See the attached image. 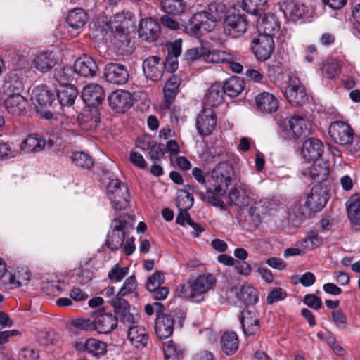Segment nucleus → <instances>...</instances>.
<instances>
[{"label":"nucleus","mask_w":360,"mask_h":360,"mask_svg":"<svg viewBox=\"0 0 360 360\" xmlns=\"http://www.w3.org/2000/svg\"><path fill=\"white\" fill-rule=\"evenodd\" d=\"M322 242V238L319 236L318 233L314 231H311L302 240V246L309 250H313L321 246Z\"/></svg>","instance_id":"e2e57ef3"},{"label":"nucleus","mask_w":360,"mask_h":360,"mask_svg":"<svg viewBox=\"0 0 360 360\" xmlns=\"http://www.w3.org/2000/svg\"><path fill=\"white\" fill-rule=\"evenodd\" d=\"M308 11L307 7L302 2H292L285 6L284 12L285 15H288L293 21L301 19L307 14Z\"/></svg>","instance_id":"a18cd8bd"},{"label":"nucleus","mask_w":360,"mask_h":360,"mask_svg":"<svg viewBox=\"0 0 360 360\" xmlns=\"http://www.w3.org/2000/svg\"><path fill=\"white\" fill-rule=\"evenodd\" d=\"M8 95V97L4 101L8 111L14 115H22L27 105V101L25 98L18 92Z\"/></svg>","instance_id":"cd10ccee"},{"label":"nucleus","mask_w":360,"mask_h":360,"mask_svg":"<svg viewBox=\"0 0 360 360\" xmlns=\"http://www.w3.org/2000/svg\"><path fill=\"white\" fill-rule=\"evenodd\" d=\"M345 205L350 222L354 226H360V194L352 195Z\"/></svg>","instance_id":"2f4dec72"},{"label":"nucleus","mask_w":360,"mask_h":360,"mask_svg":"<svg viewBox=\"0 0 360 360\" xmlns=\"http://www.w3.org/2000/svg\"><path fill=\"white\" fill-rule=\"evenodd\" d=\"M104 76L109 83L122 85L128 81L129 72L124 65L110 63L105 66Z\"/></svg>","instance_id":"4468645a"},{"label":"nucleus","mask_w":360,"mask_h":360,"mask_svg":"<svg viewBox=\"0 0 360 360\" xmlns=\"http://www.w3.org/2000/svg\"><path fill=\"white\" fill-rule=\"evenodd\" d=\"M280 24L274 14L269 13L260 15L257 21L259 35L273 36L279 30Z\"/></svg>","instance_id":"dca6fc26"},{"label":"nucleus","mask_w":360,"mask_h":360,"mask_svg":"<svg viewBox=\"0 0 360 360\" xmlns=\"http://www.w3.org/2000/svg\"><path fill=\"white\" fill-rule=\"evenodd\" d=\"M328 199V188L316 185L309 193H303L292 205L291 210L295 216L310 218L326 206Z\"/></svg>","instance_id":"f257e3e1"},{"label":"nucleus","mask_w":360,"mask_h":360,"mask_svg":"<svg viewBox=\"0 0 360 360\" xmlns=\"http://www.w3.org/2000/svg\"><path fill=\"white\" fill-rule=\"evenodd\" d=\"M217 124V117L213 108H204L196 119V128L201 136L212 133Z\"/></svg>","instance_id":"f8f14e48"},{"label":"nucleus","mask_w":360,"mask_h":360,"mask_svg":"<svg viewBox=\"0 0 360 360\" xmlns=\"http://www.w3.org/2000/svg\"><path fill=\"white\" fill-rule=\"evenodd\" d=\"M77 95L78 91L72 85L60 86L57 91L58 99L63 106L72 105L77 97Z\"/></svg>","instance_id":"ea45409f"},{"label":"nucleus","mask_w":360,"mask_h":360,"mask_svg":"<svg viewBox=\"0 0 360 360\" xmlns=\"http://www.w3.org/2000/svg\"><path fill=\"white\" fill-rule=\"evenodd\" d=\"M127 336L131 345L137 349H143L148 343L149 335L143 326H130L128 329Z\"/></svg>","instance_id":"bb28decb"},{"label":"nucleus","mask_w":360,"mask_h":360,"mask_svg":"<svg viewBox=\"0 0 360 360\" xmlns=\"http://www.w3.org/2000/svg\"><path fill=\"white\" fill-rule=\"evenodd\" d=\"M221 88L224 94L230 97H236L244 90V80L239 77H231L224 82Z\"/></svg>","instance_id":"4c0bfd02"},{"label":"nucleus","mask_w":360,"mask_h":360,"mask_svg":"<svg viewBox=\"0 0 360 360\" xmlns=\"http://www.w3.org/2000/svg\"><path fill=\"white\" fill-rule=\"evenodd\" d=\"M224 91L221 86L212 85L204 98L205 108H213L221 104L224 101Z\"/></svg>","instance_id":"e433bc0d"},{"label":"nucleus","mask_w":360,"mask_h":360,"mask_svg":"<svg viewBox=\"0 0 360 360\" xmlns=\"http://www.w3.org/2000/svg\"><path fill=\"white\" fill-rule=\"evenodd\" d=\"M163 65L158 56H151L145 59L142 66L146 77L154 82L159 81L163 75Z\"/></svg>","instance_id":"6ab92c4d"},{"label":"nucleus","mask_w":360,"mask_h":360,"mask_svg":"<svg viewBox=\"0 0 360 360\" xmlns=\"http://www.w3.org/2000/svg\"><path fill=\"white\" fill-rule=\"evenodd\" d=\"M108 198L114 210L121 211L129 204L128 186L119 179H112L107 186Z\"/></svg>","instance_id":"20e7f679"},{"label":"nucleus","mask_w":360,"mask_h":360,"mask_svg":"<svg viewBox=\"0 0 360 360\" xmlns=\"http://www.w3.org/2000/svg\"><path fill=\"white\" fill-rule=\"evenodd\" d=\"M174 319L167 314H159L155 322V333L160 339L169 338L174 331Z\"/></svg>","instance_id":"412c9836"},{"label":"nucleus","mask_w":360,"mask_h":360,"mask_svg":"<svg viewBox=\"0 0 360 360\" xmlns=\"http://www.w3.org/2000/svg\"><path fill=\"white\" fill-rule=\"evenodd\" d=\"M193 195L186 190H180L177 192L176 206L179 210H188L193 205Z\"/></svg>","instance_id":"5fc2aeb1"},{"label":"nucleus","mask_w":360,"mask_h":360,"mask_svg":"<svg viewBox=\"0 0 360 360\" xmlns=\"http://www.w3.org/2000/svg\"><path fill=\"white\" fill-rule=\"evenodd\" d=\"M77 349H83L92 354L94 356L103 355L106 352V344L104 342L95 338H89L84 344H77Z\"/></svg>","instance_id":"58836bf2"},{"label":"nucleus","mask_w":360,"mask_h":360,"mask_svg":"<svg viewBox=\"0 0 360 360\" xmlns=\"http://www.w3.org/2000/svg\"><path fill=\"white\" fill-rule=\"evenodd\" d=\"M137 288L136 276H129L124 282L122 287L117 292L118 296H126L134 292Z\"/></svg>","instance_id":"338daca9"},{"label":"nucleus","mask_w":360,"mask_h":360,"mask_svg":"<svg viewBox=\"0 0 360 360\" xmlns=\"http://www.w3.org/2000/svg\"><path fill=\"white\" fill-rule=\"evenodd\" d=\"M165 281L164 274L160 271H155L150 276L148 277L146 283V288L148 291L154 290L158 288Z\"/></svg>","instance_id":"774afa93"},{"label":"nucleus","mask_w":360,"mask_h":360,"mask_svg":"<svg viewBox=\"0 0 360 360\" xmlns=\"http://www.w3.org/2000/svg\"><path fill=\"white\" fill-rule=\"evenodd\" d=\"M307 175L314 181H325L329 175V165L328 162L321 161L319 163L313 164L310 167Z\"/></svg>","instance_id":"37998d69"},{"label":"nucleus","mask_w":360,"mask_h":360,"mask_svg":"<svg viewBox=\"0 0 360 360\" xmlns=\"http://www.w3.org/2000/svg\"><path fill=\"white\" fill-rule=\"evenodd\" d=\"M323 74L329 79H333L340 75L339 64L335 60H327L323 64Z\"/></svg>","instance_id":"0e129e2a"},{"label":"nucleus","mask_w":360,"mask_h":360,"mask_svg":"<svg viewBox=\"0 0 360 360\" xmlns=\"http://www.w3.org/2000/svg\"><path fill=\"white\" fill-rule=\"evenodd\" d=\"M181 79L177 75H172L166 82L164 87L165 103L164 108L170 110L177 94Z\"/></svg>","instance_id":"c85d7f7f"},{"label":"nucleus","mask_w":360,"mask_h":360,"mask_svg":"<svg viewBox=\"0 0 360 360\" xmlns=\"http://www.w3.org/2000/svg\"><path fill=\"white\" fill-rule=\"evenodd\" d=\"M123 297L124 296H118L117 293L115 297H112L108 301L111 307L114 309L115 315L130 310L129 302L124 299Z\"/></svg>","instance_id":"4d7b16f0"},{"label":"nucleus","mask_w":360,"mask_h":360,"mask_svg":"<svg viewBox=\"0 0 360 360\" xmlns=\"http://www.w3.org/2000/svg\"><path fill=\"white\" fill-rule=\"evenodd\" d=\"M139 37L147 42L155 41L160 34L159 22L152 18L141 19L139 22Z\"/></svg>","instance_id":"2eb2a0df"},{"label":"nucleus","mask_w":360,"mask_h":360,"mask_svg":"<svg viewBox=\"0 0 360 360\" xmlns=\"http://www.w3.org/2000/svg\"><path fill=\"white\" fill-rule=\"evenodd\" d=\"M105 91L98 84L90 83L83 88L82 97L89 106L96 108L101 104L105 98Z\"/></svg>","instance_id":"f3484780"},{"label":"nucleus","mask_w":360,"mask_h":360,"mask_svg":"<svg viewBox=\"0 0 360 360\" xmlns=\"http://www.w3.org/2000/svg\"><path fill=\"white\" fill-rule=\"evenodd\" d=\"M215 26V21L210 20L209 15L205 12L195 13L189 20V25L186 27L187 32L193 36H198L203 32H209Z\"/></svg>","instance_id":"0eeeda50"},{"label":"nucleus","mask_w":360,"mask_h":360,"mask_svg":"<svg viewBox=\"0 0 360 360\" xmlns=\"http://www.w3.org/2000/svg\"><path fill=\"white\" fill-rule=\"evenodd\" d=\"M249 205L250 207L248 211V217L257 227L262 221V217L268 213L273 205L266 198L258 199L252 196L250 198Z\"/></svg>","instance_id":"9b49d317"},{"label":"nucleus","mask_w":360,"mask_h":360,"mask_svg":"<svg viewBox=\"0 0 360 360\" xmlns=\"http://www.w3.org/2000/svg\"><path fill=\"white\" fill-rule=\"evenodd\" d=\"M240 320L245 335H254L259 330V320L255 311L248 309L242 311Z\"/></svg>","instance_id":"a878e982"},{"label":"nucleus","mask_w":360,"mask_h":360,"mask_svg":"<svg viewBox=\"0 0 360 360\" xmlns=\"http://www.w3.org/2000/svg\"><path fill=\"white\" fill-rule=\"evenodd\" d=\"M57 63V58L51 51H42L35 56L32 61L33 67L39 72L46 73Z\"/></svg>","instance_id":"393cba45"},{"label":"nucleus","mask_w":360,"mask_h":360,"mask_svg":"<svg viewBox=\"0 0 360 360\" xmlns=\"http://www.w3.org/2000/svg\"><path fill=\"white\" fill-rule=\"evenodd\" d=\"M216 283L217 280L213 274H200L180 286L179 296L192 302H201L205 300V294L214 288Z\"/></svg>","instance_id":"f03ea898"},{"label":"nucleus","mask_w":360,"mask_h":360,"mask_svg":"<svg viewBox=\"0 0 360 360\" xmlns=\"http://www.w3.org/2000/svg\"><path fill=\"white\" fill-rule=\"evenodd\" d=\"M31 273L26 268H21L14 274L8 272L4 282L11 285V288L27 285Z\"/></svg>","instance_id":"473e14b6"},{"label":"nucleus","mask_w":360,"mask_h":360,"mask_svg":"<svg viewBox=\"0 0 360 360\" xmlns=\"http://www.w3.org/2000/svg\"><path fill=\"white\" fill-rule=\"evenodd\" d=\"M71 158L75 165L84 169H90L94 165L92 157L83 151L74 153Z\"/></svg>","instance_id":"6e6d98bb"},{"label":"nucleus","mask_w":360,"mask_h":360,"mask_svg":"<svg viewBox=\"0 0 360 360\" xmlns=\"http://www.w3.org/2000/svg\"><path fill=\"white\" fill-rule=\"evenodd\" d=\"M74 68L77 75L84 77H94L98 69L95 60L86 55L78 58L75 61Z\"/></svg>","instance_id":"b1692460"},{"label":"nucleus","mask_w":360,"mask_h":360,"mask_svg":"<svg viewBox=\"0 0 360 360\" xmlns=\"http://www.w3.org/2000/svg\"><path fill=\"white\" fill-rule=\"evenodd\" d=\"M229 199L230 205L243 207L250 205V198L247 195V193H241L237 188H232L229 193Z\"/></svg>","instance_id":"09e8293b"},{"label":"nucleus","mask_w":360,"mask_h":360,"mask_svg":"<svg viewBox=\"0 0 360 360\" xmlns=\"http://www.w3.org/2000/svg\"><path fill=\"white\" fill-rule=\"evenodd\" d=\"M204 60L208 63H225L230 57V53L219 50H209L205 48Z\"/></svg>","instance_id":"8fccbe9b"},{"label":"nucleus","mask_w":360,"mask_h":360,"mask_svg":"<svg viewBox=\"0 0 360 360\" xmlns=\"http://www.w3.org/2000/svg\"><path fill=\"white\" fill-rule=\"evenodd\" d=\"M160 4L164 12L171 15L184 14L188 8V4L185 0H161Z\"/></svg>","instance_id":"c9c22d12"},{"label":"nucleus","mask_w":360,"mask_h":360,"mask_svg":"<svg viewBox=\"0 0 360 360\" xmlns=\"http://www.w3.org/2000/svg\"><path fill=\"white\" fill-rule=\"evenodd\" d=\"M22 88L23 84L22 81L15 73H11L3 84L4 91L7 94H11L17 92L20 93Z\"/></svg>","instance_id":"de8ad7c7"},{"label":"nucleus","mask_w":360,"mask_h":360,"mask_svg":"<svg viewBox=\"0 0 360 360\" xmlns=\"http://www.w3.org/2000/svg\"><path fill=\"white\" fill-rule=\"evenodd\" d=\"M134 219L128 214L115 218L110 224V230L106 239L107 246L116 250L122 246L125 235L132 228Z\"/></svg>","instance_id":"7ed1b4c3"},{"label":"nucleus","mask_w":360,"mask_h":360,"mask_svg":"<svg viewBox=\"0 0 360 360\" xmlns=\"http://www.w3.org/2000/svg\"><path fill=\"white\" fill-rule=\"evenodd\" d=\"M287 86L283 91L286 99L292 105H302L307 100L306 90L299 78L293 75L288 76Z\"/></svg>","instance_id":"39448f33"},{"label":"nucleus","mask_w":360,"mask_h":360,"mask_svg":"<svg viewBox=\"0 0 360 360\" xmlns=\"http://www.w3.org/2000/svg\"><path fill=\"white\" fill-rule=\"evenodd\" d=\"M87 20V13L81 8H76L70 11L67 16V22L75 29L82 27Z\"/></svg>","instance_id":"a19ab883"},{"label":"nucleus","mask_w":360,"mask_h":360,"mask_svg":"<svg viewBox=\"0 0 360 360\" xmlns=\"http://www.w3.org/2000/svg\"><path fill=\"white\" fill-rule=\"evenodd\" d=\"M80 127L84 131H94L98 126L101 119L96 108L84 110L77 117Z\"/></svg>","instance_id":"4be33fe9"},{"label":"nucleus","mask_w":360,"mask_h":360,"mask_svg":"<svg viewBox=\"0 0 360 360\" xmlns=\"http://www.w3.org/2000/svg\"><path fill=\"white\" fill-rule=\"evenodd\" d=\"M231 291L234 292L238 301L245 305L255 304L258 301L257 291L251 285H243L239 290L232 288Z\"/></svg>","instance_id":"7c9ffc66"},{"label":"nucleus","mask_w":360,"mask_h":360,"mask_svg":"<svg viewBox=\"0 0 360 360\" xmlns=\"http://www.w3.org/2000/svg\"><path fill=\"white\" fill-rule=\"evenodd\" d=\"M164 355L167 360H174L181 355V351L173 340H169L164 343Z\"/></svg>","instance_id":"bf43d9fd"},{"label":"nucleus","mask_w":360,"mask_h":360,"mask_svg":"<svg viewBox=\"0 0 360 360\" xmlns=\"http://www.w3.org/2000/svg\"><path fill=\"white\" fill-rule=\"evenodd\" d=\"M187 211L188 210H179V213L177 215L176 220V223L182 226H184L186 223L188 224L193 229L192 234L195 237H198L200 233L204 231V229L200 224L192 220Z\"/></svg>","instance_id":"3c124183"},{"label":"nucleus","mask_w":360,"mask_h":360,"mask_svg":"<svg viewBox=\"0 0 360 360\" xmlns=\"http://www.w3.org/2000/svg\"><path fill=\"white\" fill-rule=\"evenodd\" d=\"M205 51V48L203 46L189 49L184 53L183 60L188 65L198 59L203 60Z\"/></svg>","instance_id":"13d9d810"},{"label":"nucleus","mask_w":360,"mask_h":360,"mask_svg":"<svg viewBox=\"0 0 360 360\" xmlns=\"http://www.w3.org/2000/svg\"><path fill=\"white\" fill-rule=\"evenodd\" d=\"M45 145L46 140L42 136L32 134L21 143V149L25 153H37L41 151Z\"/></svg>","instance_id":"72a5a7b5"},{"label":"nucleus","mask_w":360,"mask_h":360,"mask_svg":"<svg viewBox=\"0 0 360 360\" xmlns=\"http://www.w3.org/2000/svg\"><path fill=\"white\" fill-rule=\"evenodd\" d=\"M129 274L128 267H121L115 264L108 272V277L112 282H120Z\"/></svg>","instance_id":"69168bd1"},{"label":"nucleus","mask_w":360,"mask_h":360,"mask_svg":"<svg viewBox=\"0 0 360 360\" xmlns=\"http://www.w3.org/2000/svg\"><path fill=\"white\" fill-rule=\"evenodd\" d=\"M323 150V144L319 139L309 138L303 142L300 154L306 162H311L318 160L322 156Z\"/></svg>","instance_id":"ddd939ff"},{"label":"nucleus","mask_w":360,"mask_h":360,"mask_svg":"<svg viewBox=\"0 0 360 360\" xmlns=\"http://www.w3.org/2000/svg\"><path fill=\"white\" fill-rule=\"evenodd\" d=\"M75 68L66 66L56 70L54 77L61 86L70 85V83L75 79Z\"/></svg>","instance_id":"864d4df0"},{"label":"nucleus","mask_w":360,"mask_h":360,"mask_svg":"<svg viewBox=\"0 0 360 360\" xmlns=\"http://www.w3.org/2000/svg\"><path fill=\"white\" fill-rule=\"evenodd\" d=\"M108 103L110 107L117 112H124L132 105L131 96L126 91H115L108 96Z\"/></svg>","instance_id":"a211bd4d"},{"label":"nucleus","mask_w":360,"mask_h":360,"mask_svg":"<svg viewBox=\"0 0 360 360\" xmlns=\"http://www.w3.org/2000/svg\"><path fill=\"white\" fill-rule=\"evenodd\" d=\"M252 51L255 57L260 61L268 60L274 50V41L272 37L257 35L252 40Z\"/></svg>","instance_id":"1a4fd4ad"},{"label":"nucleus","mask_w":360,"mask_h":360,"mask_svg":"<svg viewBox=\"0 0 360 360\" xmlns=\"http://www.w3.org/2000/svg\"><path fill=\"white\" fill-rule=\"evenodd\" d=\"M328 133L332 140L340 145H350L353 142L354 130L345 122H332L330 124Z\"/></svg>","instance_id":"423d86ee"},{"label":"nucleus","mask_w":360,"mask_h":360,"mask_svg":"<svg viewBox=\"0 0 360 360\" xmlns=\"http://www.w3.org/2000/svg\"><path fill=\"white\" fill-rule=\"evenodd\" d=\"M255 104L257 110L266 114L276 112L279 107L278 101L274 95L266 91L255 96Z\"/></svg>","instance_id":"5701e85b"},{"label":"nucleus","mask_w":360,"mask_h":360,"mask_svg":"<svg viewBox=\"0 0 360 360\" xmlns=\"http://www.w3.org/2000/svg\"><path fill=\"white\" fill-rule=\"evenodd\" d=\"M210 16V20L215 22L224 18L226 13V6L221 2H212L209 4L207 11H204Z\"/></svg>","instance_id":"603ef678"},{"label":"nucleus","mask_w":360,"mask_h":360,"mask_svg":"<svg viewBox=\"0 0 360 360\" xmlns=\"http://www.w3.org/2000/svg\"><path fill=\"white\" fill-rule=\"evenodd\" d=\"M71 324L76 328L85 330L92 331L96 330L95 328V320L90 319H85L83 317H79L73 319L71 321Z\"/></svg>","instance_id":"680f3d73"},{"label":"nucleus","mask_w":360,"mask_h":360,"mask_svg":"<svg viewBox=\"0 0 360 360\" xmlns=\"http://www.w3.org/2000/svg\"><path fill=\"white\" fill-rule=\"evenodd\" d=\"M207 191L205 193L198 192L195 191L194 187L192 188L193 192H195L200 198V199L205 202H207L212 206L219 207L221 210H226V205L219 199V196L214 191V188H212L210 186L207 187Z\"/></svg>","instance_id":"c03bdc74"},{"label":"nucleus","mask_w":360,"mask_h":360,"mask_svg":"<svg viewBox=\"0 0 360 360\" xmlns=\"http://www.w3.org/2000/svg\"><path fill=\"white\" fill-rule=\"evenodd\" d=\"M55 96L53 92L49 91L46 86H38L33 89L31 94V100L34 105L39 110L47 106H50L54 101Z\"/></svg>","instance_id":"aec40b11"},{"label":"nucleus","mask_w":360,"mask_h":360,"mask_svg":"<svg viewBox=\"0 0 360 360\" xmlns=\"http://www.w3.org/2000/svg\"><path fill=\"white\" fill-rule=\"evenodd\" d=\"M212 170L230 181H232V177L235 174L233 167L227 162H221L218 163Z\"/></svg>","instance_id":"052dcab7"},{"label":"nucleus","mask_w":360,"mask_h":360,"mask_svg":"<svg viewBox=\"0 0 360 360\" xmlns=\"http://www.w3.org/2000/svg\"><path fill=\"white\" fill-rule=\"evenodd\" d=\"M91 318L94 319L96 330L99 333L108 334L117 326V318L104 309L94 311Z\"/></svg>","instance_id":"6e6552de"},{"label":"nucleus","mask_w":360,"mask_h":360,"mask_svg":"<svg viewBox=\"0 0 360 360\" xmlns=\"http://www.w3.org/2000/svg\"><path fill=\"white\" fill-rule=\"evenodd\" d=\"M223 25L228 35L237 38L246 32L248 21L244 15L233 13L225 17Z\"/></svg>","instance_id":"9d476101"},{"label":"nucleus","mask_w":360,"mask_h":360,"mask_svg":"<svg viewBox=\"0 0 360 360\" xmlns=\"http://www.w3.org/2000/svg\"><path fill=\"white\" fill-rule=\"evenodd\" d=\"M290 128L296 138L305 137L311 133V124L304 117L294 115L289 120Z\"/></svg>","instance_id":"c756f323"},{"label":"nucleus","mask_w":360,"mask_h":360,"mask_svg":"<svg viewBox=\"0 0 360 360\" xmlns=\"http://www.w3.org/2000/svg\"><path fill=\"white\" fill-rule=\"evenodd\" d=\"M207 185L214 188L215 192L219 195H224L227 191L229 185L231 181H228L226 178L217 174L213 170L207 173Z\"/></svg>","instance_id":"f704fd0d"},{"label":"nucleus","mask_w":360,"mask_h":360,"mask_svg":"<svg viewBox=\"0 0 360 360\" xmlns=\"http://www.w3.org/2000/svg\"><path fill=\"white\" fill-rule=\"evenodd\" d=\"M238 338L235 332H226L221 338L222 350L227 355L233 354L238 348Z\"/></svg>","instance_id":"79ce46f5"},{"label":"nucleus","mask_w":360,"mask_h":360,"mask_svg":"<svg viewBox=\"0 0 360 360\" xmlns=\"http://www.w3.org/2000/svg\"><path fill=\"white\" fill-rule=\"evenodd\" d=\"M267 0H243V8L247 13L257 15L265 11Z\"/></svg>","instance_id":"49530a36"}]
</instances>
